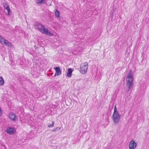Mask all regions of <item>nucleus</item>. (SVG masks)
Instances as JSON below:
<instances>
[{
	"label": "nucleus",
	"instance_id": "obj_1",
	"mask_svg": "<svg viewBox=\"0 0 149 149\" xmlns=\"http://www.w3.org/2000/svg\"><path fill=\"white\" fill-rule=\"evenodd\" d=\"M120 115L119 113L116 105L114 108L113 113L112 116V119L113 122L116 124H118L120 119Z\"/></svg>",
	"mask_w": 149,
	"mask_h": 149
},
{
	"label": "nucleus",
	"instance_id": "obj_2",
	"mask_svg": "<svg viewBox=\"0 0 149 149\" xmlns=\"http://www.w3.org/2000/svg\"><path fill=\"white\" fill-rule=\"evenodd\" d=\"M88 63L85 62L81 63L80 65V71L82 74H85L87 72Z\"/></svg>",
	"mask_w": 149,
	"mask_h": 149
},
{
	"label": "nucleus",
	"instance_id": "obj_3",
	"mask_svg": "<svg viewBox=\"0 0 149 149\" xmlns=\"http://www.w3.org/2000/svg\"><path fill=\"white\" fill-rule=\"evenodd\" d=\"M133 81L129 80V79H126V86L127 87V88L126 90L127 92L128 93L132 88L133 85Z\"/></svg>",
	"mask_w": 149,
	"mask_h": 149
},
{
	"label": "nucleus",
	"instance_id": "obj_4",
	"mask_svg": "<svg viewBox=\"0 0 149 149\" xmlns=\"http://www.w3.org/2000/svg\"><path fill=\"white\" fill-rule=\"evenodd\" d=\"M137 143L134 140H131L129 144V149H135L137 146Z\"/></svg>",
	"mask_w": 149,
	"mask_h": 149
},
{
	"label": "nucleus",
	"instance_id": "obj_5",
	"mask_svg": "<svg viewBox=\"0 0 149 149\" xmlns=\"http://www.w3.org/2000/svg\"><path fill=\"white\" fill-rule=\"evenodd\" d=\"M34 26L36 29L41 32V30L45 27V26L37 22L34 24Z\"/></svg>",
	"mask_w": 149,
	"mask_h": 149
},
{
	"label": "nucleus",
	"instance_id": "obj_6",
	"mask_svg": "<svg viewBox=\"0 0 149 149\" xmlns=\"http://www.w3.org/2000/svg\"><path fill=\"white\" fill-rule=\"evenodd\" d=\"M7 132L11 134H14L16 132L15 129L12 127H8L6 130Z\"/></svg>",
	"mask_w": 149,
	"mask_h": 149
},
{
	"label": "nucleus",
	"instance_id": "obj_7",
	"mask_svg": "<svg viewBox=\"0 0 149 149\" xmlns=\"http://www.w3.org/2000/svg\"><path fill=\"white\" fill-rule=\"evenodd\" d=\"M54 69L56 71L54 76H56V75L59 76L61 74V71L59 67H55Z\"/></svg>",
	"mask_w": 149,
	"mask_h": 149
},
{
	"label": "nucleus",
	"instance_id": "obj_8",
	"mask_svg": "<svg viewBox=\"0 0 149 149\" xmlns=\"http://www.w3.org/2000/svg\"><path fill=\"white\" fill-rule=\"evenodd\" d=\"M126 79L133 80V75L132 70H130L129 73Z\"/></svg>",
	"mask_w": 149,
	"mask_h": 149
},
{
	"label": "nucleus",
	"instance_id": "obj_9",
	"mask_svg": "<svg viewBox=\"0 0 149 149\" xmlns=\"http://www.w3.org/2000/svg\"><path fill=\"white\" fill-rule=\"evenodd\" d=\"M3 6L4 8L7 10L8 15H10V8L8 6V4L6 3H3Z\"/></svg>",
	"mask_w": 149,
	"mask_h": 149
},
{
	"label": "nucleus",
	"instance_id": "obj_10",
	"mask_svg": "<svg viewBox=\"0 0 149 149\" xmlns=\"http://www.w3.org/2000/svg\"><path fill=\"white\" fill-rule=\"evenodd\" d=\"M41 32L47 35L52 34V33L49 31L47 29L45 28V27L42 29V30H41Z\"/></svg>",
	"mask_w": 149,
	"mask_h": 149
},
{
	"label": "nucleus",
	"instance_id": "obj_11",
	"mask_svg": "<svg viewBox=\"0 0 149 149\" xmlns=\"http://www.w3.org/2000/svg\"><path fill=\"white\" fill-rule=\"evenodd\" d=\"M9 117L10 119L13 121L15 120L17 118L16 116L13 113H11L9 114Z\"/></svg>",
	"mask_w": 149,
	"mask_h": 149
},
{
	"label": "nucleus",
	"instance_id": "obj_12",
	"mask_svg": "<svg viewBox=\"0 0 149 149\" xmlns=\"http://www.w3.org/2000/svg\"><path fill=\"white\" fill-rule=\"evenodd\" d=\"M73 71V70L71 68H68V72L67 73L66 76L70 77L72 76V73Z\"/></svg>",
	"mask_w": 149,
	"mask_h": 149
},
{
	"label": "nucleus",
	"instance_id": "obj_13",
	"mask_svg": "<svg viewBox=\"0 0 149 149\" xmlns=\"http://www.w3.org/2000/svg\"><path fill=\"white\" fill-rule=\"evenodd\" d=\"M45 0H37L36 3L37 4H42L45 3Z\"/></svg>",
	"mask_w": 149,
	"mask_h": 149
},
{
	"label": "nucleus",
	"instance_id": "obj_14",
	"mask_svg": "<svg viewBox=\"0 0 149 149\" xmlns=\"http://www.w3.org/2000/svg\"><path fill=\"white\" fill-rule=\"evenodd\" d=\"M4 83V81L2 77L0 76V85L2 86Z\"/></svg>",
	"mask_w": 149,
	"mask_h": 149
},
{
	"label": "nucleus",
	"instance_id": "obj_15",
	"mask_svg": "<svg viewBox=\"0 0 149 149\" xmlns=\"http://www.w3.org/2000/svg\"><path fill=\"white\" fill-rule=\"evenodd\" d=\"M55 15H56V17H58L60 16V13L59 11L58 10L56 9L55 10Z\"/></svg>",
	"mask_w": 149,
	"mask_h": 149
},
{
	"label": "nucleus",
	"instance_id": "obj_16",
	"mask_svg": "<svg viewBox=\"0 0 149 149\" xmlns=\"http://www.w3.org/2000/svg\"><path fill=\"white\" fill-rule=\"evenodd\" d=\"M6 46H7L10 47H12V45L10 42L8 41V42H7V45H6Z\"/></svg>",
	"mask_w": 149,
	"mask_h": 149
},
{
	"label": "nucleus",
	"instance_id": "obj_17",
	"mask_svg": "<svg viewBox=\"0 0 149 149\" xmlns=\"http://www.w3.org/2000/svg\"><path fill=\"white\" fill-rule=\"evenodd\" d=\"M6 46H7L10 47H12V45L10 42L8 41V42H7V45H6Z\"/></svg>",
	"mask_w": 149,
	"mask_h": 149
},
{
	"label": "nucleus",
	"instance_id": "obj_18",
	"mask_svg": "<svg viewBox=\"0 0 149 149\" xmlns=\"http://www.w3.org/2000/svg\"><path fill=\"white\" fill-rule=\"evenodd\" d=\"M4 38H3V37L1 36H0V42L1 43H2V42L3 41V40Z\"/></svg>",
	"mask_w": 149,
	"mask_h": 149
},
{
	"label": "nucleus",
	"instance_id": "obj_19",
	"mask_svg": "<svg viewBox=\"0 0 149 149\" xmlns=\"http://www.w3.org/2000/svg\"><path fill=\"white\" fill-rule=\"evenodd\" d=\"M54 121H53L52 124L50 125H48V126L49 127H53L54 126Z\"/></svg>",
	"mask_w": 149,
	"mask_h": 149
},
{
	"label": "nucleus",
	"instance_id": "obj_20",
	"mask_svg": "<svg viewBox=\"0 0 149 149\" xmlns=\"http://www.w3.org/2000/svg\"><path fill=\"white\" fill-rule=\"evenodd\" d=\"M6 40L4 39L3 40V41L2 43H1V44H2V45H4V42H6Z\"/></svg>",
	"mask_w": 149,
	"mask_h": 149
},
{
	"label": "nucleus",
	"instance_id": "obj_21",
	"mask_svg": "<svg viewBox=\"0 0 149 149\" xmlns=\"http://www.w3.org/2000/svg\"><path fill=\"white\" fill-rule=\"evenodd\" d=\"M56 130H60L61 129V127H57L56 128Z\"/></svg>",
	"mask_w": 149,
	"mask_h": 149
},
{
	"label": "nucleus",
	"instance_id": "obj_22",
	"mask_svg": "<svg viewBox=\"0 0 149 149\" xmlns=\"http://www.w3.org/2000/svg\"><path fill=\"white\" fill-rule=\"evenodd\" d=\"M2 114V113L1 112V108H0V116H1Z\"/></svg>",
	"mask_w": 149,
	"mask_h": 149
},
{
	"label": "nucleus",
	"instance_id": "obj_23",
	"mask_svg": "<svg viewBox=\"0 0 149 149\" xmlns=\"http://www.w3.org/2000/svg\"><path fill=\"white\" fill-rule=\"evenodd\" d=\"M7 42H8V41L6 40V42H4V44L6 45H7Z\"/></svg>",
	"mask_w": 149,
	"mask_h": 149
},
{
	"label": "nucleus",
	"instance_id": "obj_24",
	"mask_svg": "<svg viewBox=\"0 0 149 149\" xmlns=\"http://www.w3.org/2000/svg\"><path fill=\"white\" fill-rule=\"evenodd\" d=\"M52 131H53V132H55L56 131V128L55 129H53L52 130Z\"/></svg>",
	"mask_w": 149,
	"mask_h": 149
}]
</instances>
